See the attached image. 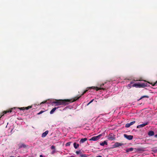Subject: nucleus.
<instances>
[{
  "label": "nucleus",
  "mask_w": 157,
  "mask_h": 157,
  "mask_svg": "<svg viewBox=\"0 0 157 157\" xmlns=\"http://www.w3.org/2000/svg\"><path fill=\"white\" fill-rule=\"evenodd\" d=\"M123 144L121 143H119L118 142H116L113 145V148H115L117 147H118L119 146H121L123 145Z\"/></svg>",
  "instance_id": "obj_6"
},
{
  "label": "nucleus",
  "mask_w": 157,
  "mask_h": 157,
  "mask_svg": "<svg viewBox=\"0 0 157 157\" xmlns=\"http://www.w3.org/2000/svg\"><path fill=\"white\" fill-rule=\"evenodd\" d=\"M51 149H53V150H55V147L54 146L52 145L51 147Z\"/></svg>",
  "instance_id": "obj_25"
},
{
  "label": "nucleus",
  "mask_w": 157,
  "mask_h": 157,
  "mask_svg": "<svg viewBox=\"0 0 157 157\" xmlns=\"http://www.w3.org/2000/svg\"><path fill=\"white\" fill-rule=\"evenodd\" d=\"M46 102H47V101H44L42 102L40 104L45 103Z\"/></svg>",
  "instance_id": "obj_28"
},
{
  "label": "nucleus",
  "mask_w": 157,
  "mask_h": 157,
  "mask_svg": "<svg viewBox=\"0 0 157 157\" xmlns=\"http://www.w3.org/2000/svg\"><path fill=\"white\" fill-rule=\"evenodd\" d=\"M56 152V151L55 150H53L52 152H51V154H54Z\"/></svg>",
  "instance_id": "obj_26"
},
{
  "label": "nucleus",
  "mask_w": 157,
  "mask_h": 157,
  "mask_svg": "<svg viewBox=\"0 0 157 157\" xmlns=\"http://www.w3.org/2000/svg\"><path fill=\"white\" fill-rule=\"evenodd\" d=\"M86 140L87 139L86 138H84L83 139H81V140H80V142L82 143H83L85 141H86Z\"/></svg>",
  "instance_id": "obj_18"
},
{
  "label": "nucleus",
  "mask_w": 157,
  "mask_h": 157,
  "mask_svg": "<svg viewBox=\"0 0 157 157\" xmlns=\"http://www.w3.org/2000/svg\"><path fill=\"white\" fill-rule=\"evenodd\" d=\"M32 108V106H29L27 107H25V109L28 110Z\"/></svg>",
  "instance_id": "obj_21"
},
{
  "label": "nucleus",
  "mask_w": 157,
  "mask_h": 157,
  "mask_svg": "<svg viewBox=\"0 0 157 157\" xmlns=\"http://www.w3.org/2000/svg\"><path fill=\"white\" fill-rule=\"evenodd\" d=\"M10 157H14L13 156H10Z\"/></svg>",
  "instance_id": "obj_37"
},
{
  "label": "nucleus",
  "mask_w": 157,
  "mask_h": 157,
  "mask_svg": "<svg viewBox=\"0 0 157 157\" xmlns=\"http://www.w3.org/2000/svg\"><path fill=\"white\" fill-rule=\"evenodd\" d=\"M12 109H11L10 110H6L3 111L2 113H1V115H0V119L5 114H6V113H11L12 112Z\"/></svg>",
  "instance_id": "obj_5"
},
{
  "label": "nucleus",
  "mask_w": 157,
  "mask_h": 157,
  "mask_svg": "<svg viewBox=\"0 0 157 157\" xmlns=\"http://www.w3.org/2000/svg\"><path fill=\"white\" fill-rule=\"evenodd\" d=\"M41 114V113H40V112H39V113H37V114H38V115H39V114Z\"/></svg>",
  "instance_id": "obj_35"
},
{
  "label": "nucleus",
  "mask_w": 157,
  "mask_h": 157,
  "mask_svg": "<svg viewBox=\"0 0 157 157\" xmlns=\"http://www.w3.org/2000/svg\"><path fill=\"white\" fill-rule=\"evenodd\" d=\"M104 84H102L100 85V86L101 87L100 88H98L97 87H95V86H92V87H88L87 88L90 89H95L96 91H98L99 90H101V89H102L103 90H104L105 89L103 88H102L101 87L104 86Z\"/></svg>",
  "instance_id": "obj_3"
},
{
  "label": "nucleus",
  "mask_w": 157,
  "mask_h": 157,
  "mask_svg": "<svg viewBox=\"0 0 157 157\" xmlns=\"http://www.w3.org/2000/svg\"><path fill=\"white\" fill-rule=\"evenodd\" d=\"M90 103H89V102L87 104V105H89Z\"/></svg>",
  "instance_id": "obj_36"
},
{
  "label": "nucleus",
  "mask_w": 157,
  "mask_h": 157,
  "mask_svg": "<svg viewBox=\"0 0 157 157\" xmlns=\"http://www.w3.org/2000/svg\"><path fill=\"white\" fill-rule=\"evenodd\" d=\"M148 84L144 82L141 83H135L133 85V86L136 87H144L148 86Z\"/></svg>",
  "instance_id": "obj_2"
},
{
  "label": "nucleus",
  "mask_w": 157,
  "mask_h": 157,
  "mask_svg": "<svg viewBox=\"0 0 157 157\" xmlns=\"http://www.w3.org/2000/svg\"><path fill=\"white\" fill-rule=\"evenodd\" d=\"M88 90H85L82 93V94L78 97H75L74 99H64V100H56L55 101L53 102V103L56 104V106H58L61 105H68L70 103L74 102L82 96L85 94Z\"/></svg>",
  "instance_id": "obj_1"
},
{
  "label": "nucleus",
  "mask_w": 157,
  "mask_h": 157,
  "mask_svg": "<svg viewBox=\"0 0 157 157\" xmlns=\"http://www.w3.org/2000/svg\"><path fill=\"white\" fill-rule=\"evenodd\" d=\"M124 136L125 138L129 140H132L133 137L132 136L128 135L126 134H124Z\"/></svg>",
  "instance_id": "obj_7"
},
{
  "label": "nucleus",
  "mask_w": 157,
  "mask_h": 157,
  "mask_svg": "<svg viewBox=\"0 0 157 157\" xmlns=\"http://www.w3.org/2000/svg\"><path fill=\"white\" fill-rule=\"evenodd\" d=\"M149 98V97L148 96H147V95L143 96H142V97H141L139 99V100H140L141 99H142L143 98Z\"/></svg>",
  "instance_id": "obj_19"
},
{
  "label": "nucleus",
  "mask_w": 157,
  "mask_h": 157,
  "mask_svg": "<svg viewBox=\"0 0 157 157\" xmlns=\"http://www.w3.org/2000/svg\"><path fill=\"white\" fill-rule=\"evenodd\" d=\"M59 108V107H54L53 109H52V110L50 112V113L51 114H53L54 112L55 111V110H56V109H58Z\"/></svg>",
  "instance_id": "obj_11"
},
{
  "label": "nucleus",
  "mask_w": 157,
  "mask_h": 157,
  "mask_svg": "<svg viewBox=\"0 0 157 157\" xmlns=\"http://www.w3.org/2000/svg\"><path fill=\"white\" fill-rule=\"evenodd\" d=\"M154 132L153 131H151L149 132L148 135L149 136H151L154 135Z\"/></svg>",
  "instance_id": "obj_15"
},
{
  "label": "nucleus",
  "mask_w": 157,
  "mask_h": 157,
  "mask_svg": "<svg viewBox=\"0 0 157 157\" xmlns=\"http://www.w3.org/2000/svg\"><path fill=\"white\" fill-rule=\"evenodd\" d=\"M96 157H102L101 155H98V156H96Z\"/></svg>",
  "instance_id": "obj_33"
},
{
  "label": "nucleus",
  "mask_w": 157,
  "mask_h": 157,
  "mask_svg": "<svg viewBox=\"0 0 157 157\" xmlns=\"http://www.w3.org/2000/svg\"><path fill=\"white\" fill-rule=\"evenodd\" d=\"M133 148L132 147H130L126 149V151L127 153L132 151L133 150Z\"/></svg>",
  "instance_id": "obj_13"
},
{
  "label": "nucleus",
  "mask_w": 157,
  "mask_h": 157,
  "mask_svg": "<svg viewBox=\"0 0 157 157\" xmlns=\"http://www.w3.org/2000/svg\"><path fill=\"white\" fill-rule=\"evenodd\" d=\"M148 124V122H146L144 123L143 124L138 125V126H137L136 128H142L144 127L146 125Z\"/></svg>",
  "instance_id": "obj_9"
},
{
  "label": "nucleus",
  "mask_w": 157,
  "mask_h": 157,
  "mask_svg": "<svg viewBox=\"0 0 157 157\" xmlns=\"http://www.w3.org/2000/svg\"><path fill=\"white\" fill-rule=\"evenodd\" d=\"M115 138L114 135L112 134H109L108 137V139L109 140H115Z\"/></svg>",
  "instance_id": "obj_8"
},
{
  "label": "nucleus",
  "mask_w": 157,
  "mask_h": 157,
  "mask_svg": "<svg viewBox=\"0 0 157 157\" xmlns=\"http://www.w3.org/2000/svg\"><path fill=\"white\" fill-rule=\"evenodd\" d=\"M100 144L102 146H104L105 145H107V143L106 141H104L103 142L100 143Z\"/></svg>",
  "instance_id": "obj_14"
},
{
  "label": "nucleus",
  "mask_w": 157,
  "mask_h": 157,
  "mask_svg": "<svg viewBox=\"0 0 157 157\" xmlns=\"http://www.w3.org/2000/svg\"><path fill=\"white\" fill-rule=\"evenodd\" d=\"M45 111L43 110H41L40 112L42 114V113H44Z\"/></svg>",
  "instance_id": "obj_30"
},
{
  "label": "nucleus",
  "mask_w": 157,
  "mask_h": 157,
  "mask_svg": "<svg viewBox=\"0 0 157 157\" xmlns=\"http://www.w3.org/2000/svg\"><path fill=\"white\" fill-rule=\"evenodd\" d=\"M155 137H156V138H157V134H156V135H155Z\"/></svg>",
  "instance_id": "obj_34"
},
{
  "label": "nucleus",
  "mask_w": 157,
  "mask_h": 157,
  "mask_svg": "<svg viewBox=\"0 0 157 157\" xmlns=\"http://www.w3.org/2000/svg\"><path fill=\"white\" fill-rule=\"evenodd\" d=\"M94 100V99L91 100V101L89 102V103H92L93 101Z\"/></svg>",
  "instance_id": "obj_31"
},
{
  "label": "nucleus",
  "mask_w": 157,
  "mask_h": 157,
  "mask_svg": "<svg viewBox=\"0 0 157 157\" xmlns=\"http://www.w3.org/2000/svg\"><path fill=\"white\" fill-rule=\"evenodd\" d=\"M48 131H46L45 132H44L42 135V137H44L48 133Z\"/></svg>",
  "instance_id": "obj_12"
},
{
  "label": "nucleus",
  "mask_w": 157,
  "mask_h": 157,
  "mask_svg": "<svg viewBox=\"0 0 157 157\" xmlns=\"http://www.w3.org/2000/svg\"><path fill=\"white\" fill-rule=\"evenodd\" d=\"M147 82L151 85H152L153 86H155V84H156V83H157V81H156L153 84V83H151V82Z\"/></svg>",
  "instance_id": "obj_20"
},
{
  "label": "nucleus",
  "mask_w": 157,
  "mask_h": 157,
  "mask_svg": "<svg viewBox=\"0 0 157 157\" xmlns=\"http://www.w3.org/2000/svg\"><path fill=\"white\" fill-rule=\"evenodd\" d=\"M71 142H68L65 145L67 146H69L71 144Z\"/></svg>",
  "instance_id": "obj_23"
},
{
  "label": "nucleus",
  "mask_w": 157,
  "mask_h": 157,
  "mask_svg": "<svg viewBox=\"0 0 157 157\" xmlns=\"http://www.w3.org/2000/svg\"><path fill=\"white\" fill-rule=\"evenodd\" d=\"M135 121H133L132 122H131L130 123H127V124L125 125V127L126 128H128L131 125H133L135 123Z\"/></svg>",
  "instance_id": "obj_10"
},
{
  "label": "nucleus",
  "mask_w": 157,
  "mask_h": 157,
  "mask_svg": "<svg viewBox=\"0 0 157 157\" xmlns=\"http://www.w3.org/2000/svg\"><path fill=\"white\" fill-rule=\"evenodd\" d=\"M9 131H11V133H12V130H13V129H10V128H9Z\"/></svg>",
  "instance_id": "obj_29"
},
{
  "label": "nucleus",
  "mask_w": 157,
  "mask_h": 157,
  "mask_svg": "<svg viewBox=\"0 0 157 157\" xmlns=\"http://www.w3.org/2000/svg\"><path fill=\"white\" fill-rule=\"evenodd\" d=\"M25 107H21V108H19V109L20 110H24L25 109Z\"/></svg>",
  "instance_id": "obj_24"
},
{
  "label": "nucleus",
  "mask_w": 157,
  "mask_h": 157,
  "mask_svg": "<svg viewBox=\"0 0 157 157\" xmlns=\"http://www.w3.org/2000/svg\"><path fill=\"white\" fill-rule=\"evenodd\" d=\"M76 153L77 154H80V151H77L76 152Z\"/></svg>",
  "instance_id": "obj_27"
},
{
  "label": "nucleus",
  "mask_w": 157,
  "mask_h": 157,
  "mask_svg": "<svg viewBox=\"0 0 157 157\" xmlns=\"http://www.w3.org/2000/svg\"><path fill=\"white\" fill-rule=\"evenodd\" d=\"M102 136L101 134H100L99 135L95 136H94L93 137H92L90 140H92V141H97L99 140L100 137Z\"/></svg>",
  "instance_id": "obj_4"
},
{
  "label": "nucleus",
  "mask_w": 157,
  "mask_h": 157,
  "mask_svg": "<svg viewBox=\"0 0 157 157\" xmlns=\"http://www.w3.org/2000/svg\"><path fill=\"white\" fill-rule=\"evenodd\" d=\"M40 157H45L44 156L42 155H40Z\"/></svg>",
  "instance_id": "obj_32"
},
{
  "label": "nucleus",
  "mask_w": 157,
  "mask_h": 157,
  "mask_svg": "<svg viewBox=\"0 0 157 157\" xmlns=\"http://www.w3.org/2000/svg\"><path fill=\"white\" fill-rule=\"evenodd\" d=\"M80 156L81 157H87L88 155L85 154H82L80 155Z\"/></svg>",
  "instance_id": "obj_22"
},
{
  "label": "nucleus",
  "mask_w": 157,
  "mask_h": 157,
  "mask_svg": "<svg viewBox=\"0 0 157 157\" xmlns=\"http://www.w3.org/2000/svg\"><path fill=\"white\" fill-rule=\"evenodd\" d=\"M79 144L76 143H74V147L75 148H77L79 147Z\"/></svg>",
  "instance_id": "obj_16"
},
{
  "label": "nucleus",
  "mask_w": 157,
  "mask_h": 157,
  "mask_svg": "<svg viewBox=\"0 0 157 157\" xmlns=\"http://www.w3.org/2000/svg\"><path fill=\"white\" fill-rule=\"evenodd\" d=\"M26 147V146L24 144H21L19 145V148H22L24 147L25 148Z\"/></svg>",
  "instance_id": "obj_17"
}]
</instances>
